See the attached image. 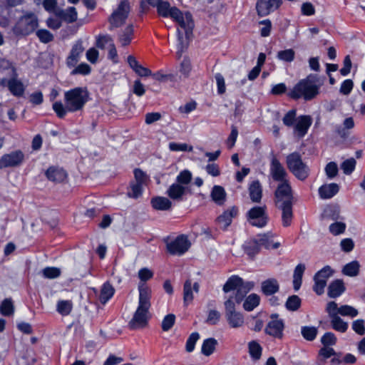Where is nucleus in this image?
<instances>
[{"label": "nucleus", "instance_id": "16", "mask_svg": "<svg viewBox=\"0 0 365 365\" xmlns=\"http://www.w3.org/2000/svg\"><path fill=\"white\" fill-rule=\"evenodd\" d=\"M48 180L54 183H64L68 178L67 171L58 165H51L45 171Z\"/></svg>", "mask_w": 365, "mask_h": 365}, {"label": "nucleus", "instance_id": "50", "mask_svg": "<svg viewBox=\"0 0 365 365\" xmlns=\"http://www.w3.org/2000/svg\"><path fill=\"white\" fill-rule=\"evenodd\" d=\"M53 110L56 114L58 118L63 119L66 115L67 113L69 112L67 108V105L65 106L61 101H56L52 106Z\"/></svg>", "mask_w": 365, "mask_h": 365}, {"label": "nucleus", "instance_id": "8", "mask_svg": "<svg viewBox=\"0 0 365 365\" xmlns=\"http://www.w3.org/2000/svg\"><path fill=\"white\" fill-rule=\"evenodd\" d=\"M163 242L165 244L166 252L173 256H182L191 247V242L187 236L184 234L178 235L173 240L170 236L163 238Z\"/></svg>", "mask_w": 365, "mask_h": 365}, {"label": "nucleus", "instance_id": "35", "mask_svg": "<svg viewBox=\"0 0 365 365\" xmlns=\"http://www.w3.org/2000/svg\"><path fill=\"white\" fill-rule=\"evenodd\" d=\"M305 269V264L302 263H299L295 267L293 274V288L294 291H298L301 287Z\"/></svg>", "mask_w": 365, "mask_h": 365}, {"label": "nucleus", "instance_id": "26", "mask_svg": "<svg viewBox=\"0 0 365 365\" xmlns=\"http://www.w3.org/2000/svg\"><path fill=\"white\" fill-rule=\"evenodd\" d=\"M346 291V287L342 279H334L328 286L327 294L330 298H337Z\"/></svg>", "mask_w": 365, "mask_h": 365}, {"label": "nucleus", "instance_id": "57", "mask_svg": "<svg viewBox=\"0 0 365 365\" xmlns=\"http://www.w3.org/2000/svg\"><path fill=\"white\" fill-rule=\"evenodd\" d=\"M61 269L56 267H47L43 269V275L46 279H56L61 275Z\"/></svg>", "mask_w": 365, "mask_h": 365}, {"label": "nucleus", "instance_id": "5", "mask_svg": "<svg viewBox=\"0 0 365 365\" xmlns=\"http://www.w3.org/2000/svg\"><path fill=\"white\" fill-rule=\"evenodd\" d=\"M89 100V92L86 87H76L64 93L65 104L69 113L81 110Z\"/></svg>", "mask_w": 365, "mask_h": 365}, {"label": "nucleus", "instance_id": "31", "mask_svg": "<svg viewBox=\"0 0 365 365\" xmlns=\"http://www.w3.org/2000/svg\"><path fill=\"white\" fill-rule=\"evenodd\" d=\"M210 197L212 200L218 206H222L226 202L227 193L225 188L220 185L212 187Z\"/></svg>", "mask_w": 365, "mask_h": 365}, {"label": "nucleus", "instance_id": "58", "mask_svg": "<svg viewBox=\"0 0 365 365\" xmlns=\"http://www.w3.org/2000/svg\"><path fill=\"white\" fill-rule=\"evenodd\" d=\"M346 224L342 222L335 221L329 225V232L334 235H339L345 232Z\"/></svg>", "mask_w": 365, "mask_h": 365}, {"label": "nucleus", "instance_id": "15", "mask_svg": "<svg viewBox=\"0 0 365 365\" xmlns=\"http://www.w3.org/2000/svg\"><path fill=\"white\" fill-rule=\"evenodd\" d=\"M148 314L149 309L138 306L133 318L129 322L130 329H135L146 327L148 324Z\"/></svg>", "mask_w": 365, "mask_h": 365}, {"label": "nucleus", "instance_id": "3", "mask_svg": "<svg viewBox=\"0 0 365 365\" xmlns=\"http://www.w3.org/2000/svg\"><path fill=\"white\" fill-rule=\"evenodd\" d=\"M318 81V76L311 73L306 78L299 80L287 95L294 100L303 98L306 101H312L320 92V84L317 83Z\"/></svg>", "mask_w": 365, "mask_h": 365}, {"label": "nucleus", "instance_id": "29", "mask_svg": "<svg viewBox=\"0 0 365 365\" xmlns=\"http://www.w3.org/2000/svg\"><path fill=\"white\" fill-rule=\"evenodd\" d=\"M250 200L253 202L259 203L262 197V187L258 180H253L248 187Z\"/></svg>", "mask_w": 365, "mask_h": 365}, {"label": "nucleus", "instance_id": "36", "mask_svg": "<svg viewBox=\"0 0 365 365\" xmlns=\"http://www.w3.org/2000/svg\"><path fill=\"white\" fill-rule=\"evenodd\" d=\"M279 289V286L275 279H268L262 282V291L266 296H271Z\"/></svg>", "mask_w": 365, "mask_h": 365}, {"label": "nucleus", "instance_id": "30", "mask_svg": "<svg viewBox=\"0 0 365 365\" xmlns=\"http://www.w3.org/2000/svg\"><path fill=\"white\" fill-rule=\"evenodd\" d=\"M150 205L154 210L160 211H167L172 207V202L170 200L162 196L152 197Z\"/></svg>", "mask_w": 365, "mask_h": 365}, {"label": "nucleus", "instance_id": "46", "mask_svg": "<svg viewBox=\"0 0 365 365\" xmlns=\"http://www.w3.org/2000/svg\"><path fill=\"white\" fill-rule=\"evenodd\" d=\"M244 251L249 257H255L260 251V247L257 240L247 242L244 247Z\"/></svg>", "mask_w": 365, "mask_h": 365}, {"label": "nucleus", "instance_id": "28", "mask_svg": "<svg viewBox=\"0 0 365 365\" xmlns=\"http://www.w3.org/2000/svg\"><path fill=\"white\" fill-rule=\"evenodd\" d=\"M56 16L68 24H72L78 19L76 9L73 6H70L66 10L58 9L56 11Z\"/></svg>", "mask_w": 365, "mask_h": 365}, {"label": "nucleus", "instance_id": "2", "mask_svg": "<svg viewBox=\"0 0 365 365\" xmlns=\"http://www.w3.org/2000/svg\"><path fill=\"white\" fill-rule=\"evenodd\" d=\"M159 16L163 18H171L175 22L185 30V35L187 39L192 35L195 23L192 15L190 11L185 14L175 6H171L168 1H162L156 8Z\"/></svg>", "mask_w": 365, "mask_h": 365}, {"label": "nucleus", "instance_id": "13", "mask_svg": "<svg viewBox=\"0 0 365 365\" xmlns=\"http://www.w3.org/2000/svg\"><path fill=\"white\" fill-rule=\"evenodd\" d=\"M282 4V0H257L256 11L259 17L267 16L278 9Z\"/></svg>", "mask_w": 365, "mask_h": 365}, {"label": "nucleus", "instance_id": "60", "mask_svg": "<svg viewBox=\"0 0 365 365\" xmlns=\"http://www.w3.org/2000/svg\"><path fill=\"white\" fill-rule=\"evenodd\" d=\"M175 315L173 314H167L163 319L161 327L163 331H169L175 324Z\"/></svg>", "mask_w": 365, "mask_h": 365}, {"label": "nucleus", "instance_id": "1", "mask_svg": "<svg viewBox=\"0 0 365 365\" xmlns=\"http://www.w3.org/2000/svg\"><path fill=\"white\" fill-rule=\"evenodd\" d=\"M276 206L282 210V224L284 227L291 225L293 219L294 196L289 180L279 182L274 192Z\"/></svg>", "mask_w": 365, "mask_h": 365}, {"label": "nucleus", "instance_id": "49", "mask_svg": "<svg viewBox=\"0 0 365 365\" xmlns=\"http://www.w3.org/2000/svg\"><path fill=\"white\" fill-rule=\"evenodd\" d=\"M277 58L282 61L291 63L295 58V52L292 48H287L277 52Z\"/></svg>", "mask_w": 365, "mask_h": 365}, {"label": "nucleus", "instance_id": "40", "mask_svg": "<svg viewBox=\"0 0 365 365\" xmlns=\"http://www.w3.org/2000/svg\"><path fill=\"white\" fill-rule=\"evenodd\" d=\"M226 318L229 325L232 328L240 327L244 324V317L240 312H235L227 314H226Z\"/></svg>", "mask_w": 365, "mask_h": 365}, {"label": "nucleus", "instance_id": "9", "mask_svg": "<svg viewBox=\"0 0 365 365\" xmlns=\"http://www.w3.org/2000/svg\"><path fill=\"white\" fill-rule=\"evenodd\" d=\"M38 26L37 17L32 13L21 17L14 26L13 31L16 36H26L31 34Z\"/></svg>", "mask_w": 365, "mask_h": 365}, {"label": "nucleus", "instance_id": "24", "mask_svg": "<svg viewBox=\"0 0 365 365\" xmlns=\"http://www.w3.org/2000/svg\"><path fill=\"white\" fill-rule=\"evenodd\" d=\"M186 193V187L177 182L173 183L166 191L168 196L175 201H182Z\"/></svg>", "mask_w": 365, "mask_h": 365}, {"label": "nucleus", "instance_id": "27", "mask_svg": "<svg viewBox=\"0 0 365 365\" xmlns=\"http://www.w3.org/2000/svg\"><path fill=\"white\" fill-rule=\"evenodd\" d=\"M274 235L272 232H267L258 235V238L256 239L258 242L259 247H263L267 250H276L280 247V242H273L272 238Z\"/></svg>", "mask_w": 365, "mask_h": 365}, {"label": "nucleus", "instance_id": "51", "mask_svg": "<svg viewBox=\"0 0 365 365\" xmlns=\"http://www.w3.org/2000/svg\"><path fill=\"white\" fill-rule=\"evenodd\" d=\"M336 342L337 338L336 335L331 331L325 332L321 338V343L324 346L330 347L335 345Z\"/></svg>", "mask_w": 365, "mask_h": 365}, {"label": "nucleus", "instance_id": "22", "mask_svg": "<svg viewBox=\"0 0 365 365\" xmlns=\"http://www.w3.org/2000/svg\"><path fill=\"white\" fill-rule=\"evenodd\" d=\"M312 124V118L309 115H301L294 126V132L299 138H303L307 133Z\"/></svg>", "mask_w": 365, "mask_h": 365}, {"label": "nucleus", "instance_id": "14", "mask_svg": "<svg viewBox=\"0 0 365 365\" xmlns=\"http://www.w3.org/2000/svg\"><path fill=\"white\" fill-rule=\"evenodd\" d=\"M238 215V207L233 205L224 210L222 213L216 218V222L220 225L222 230L226 231L232 224L233 219L237 217Z\"/></svg>", "mask_w": 365, "mask_h": 365}, {"label": "nucleus", "instance_id": "17", "mask_svg": "<svg viewBox=\"0 0 365 365\" xmlns=\"http://www.w3.org/2000/svg\"><path fill=\"white\" fill-rule=\"evenodd\" d=\"M7 63L11 66L12 78L9 79L7 82V87L11 94L16 97H21L24 95L25 87L24 83L17 79V73L15 67L11 66V63L7 61Z\"/></svg>", "mask_w": 365, "mask_h": 365}, {"label": "nucleus", "instance_id": "42", "mask_svg": "<svg viewBox=\"0 0 365 365\" xmlns=\"http://www.w3.org/2000/svg\"><path fill=\"white\" fill-rule=\"evenodd\" d=\"M248 351L250 357L255 360H259L262 354V347L255 340H252L248 343Z\"/></svg>", "mask_w": 365, "mask_h": 365}, {"label": "nucleus", "instance_id": "48", "mask_svg": "<svg viewBox=\"0 0 365 365\" xmlns=\"http://www.w3.org/2000/svg\"><path fill=\"white\" fill-rule=\"evenodd\" d=\"M71 71V76H88L91 73V67L86 63H81Z\"/></svg>", "mask_w": 365, "mask_h": 365}, {"label": "nucleus", "instance_id": "34", "mask_svg": "<svg viewBox=\"0 0 365 365\" xmlns=\"http://www.w3.org/2000/svg\"><path fill=\"white\" fill-rule=\"evenodd\" d=\"M127 19L128 17L123 15V14H120L114 10L108 18V21L110 25L109 30L112 31L114 29L121 27L125 24Z\"/></svg>", "mask_w": 365, "mask_h": 365}, {"label": "nucleus", "instance_id": "37", "mask_svg": "<svg viewBox=\"0 0 365 365\" xmlns=\"http://www.w3.org/2000/svg\"><path fill=\"white\" fill-rule=\"evenodd\" d=\"M322 215L324 219L336 221L340 217V208L338 205H328Z\"/></svg>", "mask_w": 365, "mask_h": 365}, {"label": "nucleus", "instance_id": "62", "mask_svg": "<svg viewBox=\"0 0 365 365\" xmlns=\"http://www.w3.org/2000/svg\"><path fill=\"white\" fill-rule=\"evenodd\" d=\"M259 24L263 26L260 29V36L262 37H267L270 35L272 24V21L269 19H264L259 21Z\"/></svg>", "mask_w": 365, "mask_h": 365}, {"label": "nucleus", "instance_id": "39", "mask_svg": "<svg viewBox=\"0 0 365 365\" xmlns=\"http://www.w3.org/2000/svg\"><path fill=\"white\" fill-rule=\"evenodd\" d=\"M217 341L213 337L207 338L202 342L201 352L206 356H210L215 350Z\"/></svg>", "mask_w": 365, "mask_h": 365}, {"label": "nucleus", "instance_id": "12", "mask_svg": "<svg viewBox=\"0 0 365 365\" xmlns=\"http://www.w3.org/2000/svg\"><path fill=\"white\" fill-rule=\"evenodd\" d=\"M24 160L25 154L21 150L18 149L5 153L0 158V169L19 167Z\"/></svg>", "mask_w": 365, "mask_h": 365}, {"label": "nucleus", "instance_id": "38", "mask_svg": "<svg viewBox=\"0 0 365 365\" xmlns=\"http://www.w3.org/2000/svg\"><path fill=\"white\" fill-rule=\"evenodd\" d=\"M243 308L245 311L254 310L260 303V297L258 294L252 293L244 299Z\"/></svg>", "mask_w": 365, "mask_h": 365}, {"label": "nucleus", "instance_id": "44", "mask_svg": "<svg viewBox=\"0 0 365 365\" xmlns=\"http://www.w3.org/2000/svg\"><path fill=\"white\" fill-rule=\"evenodd\" d=\"M301 334L304 339L312 341L317 336L318 329L313 326H303L301 328Z\"/></svg>", "mask_w": 365, "mask_h": 365}, {"label": "nucleus", "instance_id": "43", "mask_svg": "<svg viewBox=\"0 0 365 365\" xmlns=\"http://www.w3.org/2000/svg\"><path fill=\"white\" fill-rule=\"evenodd\" d=\"M0 313L5 317H9L14 313V306L11 298H6L1 302Z\"/></svg>", "mask_w": 365, "mask_h": 365}, {"label": "nucleus", "instance_id": "47", "mask_svg": "<svg viewBox=\"0 0 365 365\" xmlns=\"http://www.w3.org/2000/svg\"><path fill=\"white\" fill-rule=\"evenodd\" d=\"M331 324L333 329L341 333L346 332L349 327L348 324L339 316L331 319Z\"/></svg>", "mask_w": 365, "mask_h": 365}, {"label": "nucleus", "instance_id": "4", "mask_svg": "<svg viewBox=\"0 0 365 365\" xmlns=\"http://www.w3.org/2000/svg\"><path fill=\"white\" fill-rule=\"evenodd\" d=\"M255 282L252 281H244L238 275L230 276L225 283L222 290L225 293L235 291L234 298L237 304H240L249 292L253 289Z\"/></svg>", "mask_w": 365, "mask_h": 365}, {"label": "nucleus", "instance_id": "25", "mask_svg": "<svg viewBox=\"0 0 365 365\" xmlns=\"http://www.w3.org/2000/svg\"><path fill=\"white\" fill-rule=\"evenodd\" d=\"M133 38L134 26L132 24L127 25L123 30L118 34V40L123 47L129 46Z\"/></svg>", "mask_w": 365, "mask_h": 365}, {"label": "nucleus", "instance_id": "6", "mask_svg": "<svg viewBox=\"0 0 365 365\" xmlns=\"http://www.w3.org/2000/svg\"><path fill=\"white\" fill-rule=\"evenodd\" d=\"M286 163L289 170L298 180L304 181L309 177V168L303 162L299 153L295 151L289 153L286 158Z\"/></svg>", "mask_w": 365, "mask_h": 365}, {"label": "nucleus", "instance_id": "10", "mask_svg": "<svg viewBox=\"0 0 365 365\" xmlns=\"http://www.w3.org/2000/svg\"><path fill=\"white\" fill-rule=\"evenodd\" d=\"M247 222L253 227L263 228L269 222V217L267 213V207L263 206H254L246 213Z\"/></svg>", "mask_w": 365, "mask_h": 365}, {"label": "nucleus", "instance_id": "45", "mask_svg": "<svg viewBox=\"0 0 365 365\" xmlns=\"http://www.w3.org/2000/svg\"><path fill=\"white\" fill-rule=\"evenodd\" d=\"M302 305V300L297 295L289 296L285 303V307L287 310L295 312L298 310Z\"/></svg>", "mask_w": 365, "mask_h": 365}, {"label": "nucleus", "instance_id": "33", "mask_svg": "<svg viewBox=\"0 0 365 365\" xmlns=\"http://www.w3.org/2000/svg\"><path fill=\"white\" fill-rule=\"evenodd\" d=\"M113 286L108 282L103 284L101 288L99 301L102 304H106L115 294Z\"/></svg>", "mask_w": 365, "mask_h": 365}, {"label": "nucleus", "instance_id": "32", "mask_svg": "<svg viewBox=\"0 0 365 365\" xmlns=\"http://www.w3.org/2000/svg\"><path fill=\"white\" fill-rule=\"evenodd\" d=\"M339 191V186L334 182L323 185L319 188V194L322 199H330L336 195Z\"/></svg>", "mask_w": 365, "mask_h": 365}, {"label": "nucleus", "instance_id": "18", "mask_svg": "<svg viewBox=\"0 0 365 365\" xmlns=\"http://www.w3.org/2000/svg\"><path fill=\"white\" fill-rule=\"evenodd\" d=\"M284 322L283 319L270 320L266 325L264 333L275 339H282L284 336Z\"/></svg>", "mask_w": 365, "mask_h": 365}, {"label": "nucleus", "instance_id": "21", "mask_svg": "<svg viewBox=\"0 0 365 365\" xmlns=\"http://www.w3.org/2000/svg\"><path fill=\"white\" fill-rule=\"evenodd\" d=\"M200 291V284L197 282L192 284L191 279H186L183 284V304L187 307L193 299V292L198 293Z\"/></svg>", "mask_w": 365, "mask_h": 365}, {"label": "nucleus", "instance_id": "41", "mask_svg": "<svg viewBox=\"0 0 365 365\" xmlns=\"http://www.w3.org/2000/svg\"><path fill=\"white\" fill-rule=\"evenodd\" d=\"M360 269V264L358 261L354 260L346 264L343 269L342 273L349 277H356L359 274Z\"/></svg>", "mask_w": 365, "mask_h": 365}, {"label": "nucleus", "instance_id": "55", "mask_svg": "<svg viewBox=\"0 0 365 365\" xmlns=\"http://www.w3.org/2000/svg\"><path fill=\"white\" fill-rule=\"evenodd\" d=\"M356 161L354 158H351L345 160L341 163V169L345 175H351L356 168Z\"/></svg>", "mask_w": 365, "mask_h": 365}, {"label": "nucleus", "instance_id": "64", "mask_svg": "<svg viewBox=\"0 0 365 365\" xmlns=\"http://www.w3.org/2000/svg\"><path fill=\"white\" fill-rule=\"evenodd\" d=\"M113 43L112 37L109 34H100L96 38V45L101 49H104L107 43Z\"/></svg>", "mask_w": 365, "mask_h": 365}, {"label": "nucleus", "instance_id": "19", "mask_svg": "<svg viewBox=\"0 0 365 365\" xmlns=\"http://www.w3.org/2000/svg\"><path fill=\"white\" fill-rule=\"evenodd\" d=\"M84 51L82 40L76 41L72 46L70 53L66 58V63L68 68L74 67L78 62L81 54Z\"/></svg>", "mask_w": 365, "mask_h": 365}, {"label": "nucleus", "instance_id": "56", "mask_svg": "<svg viewBox=\"0 0 365 365\" xmlns=\"http://www.w3.org/2000/svg\"><path fill=\"white\" fill-rule=\"evenodd\" d=\"M72 310V304L69 301L61 300L57 304V311L63 316L68 315Z\"/></svg>", "mask_w": 365, "mask_h": 365}, {"label": "nucleus", "instance_id": "54", "mask_svg": "<svg viewBox=\"0 0 365 365\" xmlns=\"http://www.w3.org/2000/svg\"><path fill=\"white\" fill-rule=\"evenodd\" d=\"M200 339V334L197 331L192 332L190 334L189 337L187 338L185 344V350L187 352H192L194 351L195 344L198 339Z\"/></svg>", "mask_w": 365, "mask_h": 365}, {"label": "nucleus", "instance_id": "7", "mask_svg": "<svg viewBox=\"0 0 365 365\" xmlns=\"http://www.w3.org/2000/svg\"><path fill=\"white\" fill-rule=\"evenodd\" d=\"M286 163L289 170L298 180L304 181L309 177V168L303 162L299 153L295 151L289 153L286 158Z\"/></svg>", "mask_w": 365, "mask_h": 365}, {"label": "nucleus", "instance_id": "20", "mask_svg": "<svg viewBox=\"0 0 365 365\" xmlns=\"http://www.w3.org/2000/svg\"><path fill=\"white\" fill-rule=\"evenodd\" d=\"M270 175L274 181L282 182L287 180V173L279 160L273 158L270 163Z\"/></svg>", "mask_w": 365, "mask_h": 365}, {"label": "nucleus", "instance_id": "63", "mask_svg": "<svg viewBox=\"0 0 365 365\" xmlns=\"http://www.w3.org/2000/svg\"><path fill=\"white\" fill-rule=\"evenodd\" d=\"M192 180V174L187 170H185L181 171L176 178L177 183L180 185H187Z\"/></svg>", "mask_w": 365, "mask_h": 365}, {"label": "nucleus", "instance_id": "23", "mask_svg": "<svg viewBox=\"0 0 365 365\" xmlns=\"http://www.w3.org/2000/svg\"><path fill=\"white\" fill-rule=\"evenodd\" d=\"M139 291V300L138 307L149 309L151 307V289L145 284H140L138 286Z\"/></svg>", "mask_w": 365, "mask_h": 365}, {"label": "nucleus", "instance_id": "11", "mask_svg": "<svg viewBox=\"0 0 365 365\" xmlns=\"http://www.w3.org/2000/svg\"><path fill=\"white\" fill-rule=\"evenodd\" d=\"M334 273V270L329 265L324 266L315 273L313 277V290L317 295L324 294L327 280Z\"/></svg>", "mask_w": 365, "mask_h": 365}, {"label": "nucleus", "instance_id": "52", "mask_svg": "<svg viewBox=\"0 0 365 365\" xmlns=\"http://www.w3.org/2000/svg\"><path fill=\"white\" fill-rule=\"evenodd\" d=\"M297 120V110L295 109L289 110L282 118L283 123L287 127L294 126Z\"/></svg>", "mask_w": 365, "mask_h": 365}, {"label": "nucleus", "instance_id": "53", "mask_svg": "<svg viewBox=\"0 0 365 365\" xmlns=\"http://www.w3.org/2000/svg\"><path fill=\"white\" fill-rule=\"evenodd\" d=\"M36 34L39 41L43 43H48L53 40V35L45 29L37 30Z\"/></svg>", "mask_w": 365, "mask_h": 365}, {"label": "nucleus", "instance_id": "59", "mask_svg": "<svg viewBox=\"0 0 365 365\" xmlns=\"http://www.w3.org/2000/svg\"><path fill=\"white\" fill-rule=\"evenodd\" d=\"M143 185L135 183L134 182H130V187L131 189V192H128V196L130 197L138 199L139 197H140L143 192Z\"/></svg>", "mask_w": 365, "mask_h": 365}, {"label": "nucleus", "instance_id": "61", "mask_svg": "<svg viewBox=\"0 0 365 365\" xmlns=\"http://www.w3.org/2000/svg\"><path fill=\"white\" fill-rule=\"evenodd\" d=\"M130 9L131 6L130 1L128 0H121L115 11L120 14H123V15L128 18Z\"/></svg>", "mask_w": 365, "mask_h": 365}]
</instances>
